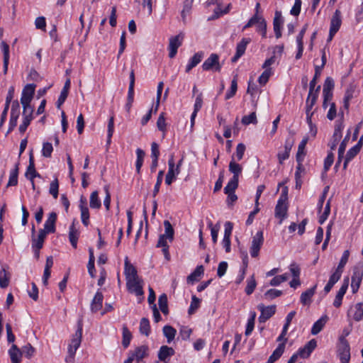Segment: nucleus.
<instances>
[{
	"label": "nucleus",
	"mask_w": 363,
	"mask_h": 363,
	"mask_svg": "<svg viewBox=\"0 0 363 363\" xmlns=\"http://www.w3.org/2000/svg\"><path fill=\"white\" fill-rule=\"evenodd\" d=\"M308 143V138H304L301 142L299 143L298 147V151L296 153V162H303L304 157L306 156V145Z\"/></svg>",
	"instance_id": "obj_30"
},
{
	"label": "nucleus",
	"mask_w": 363,
	"mask_h": 363,
	"mask_svg": "<svg viewBox=\"0 0 363 363\" xmlns=\"http://www.w3.org/2000/svg\"><path fill=\"white\" fill-rule=\"evenodd\" d=\"M316 346V341L314 339L311 340L303 347L299 349L298 355L302 358L308 357Z\"/></svg>",
	"instance_id": "obj_18"
},
{
	"label": "nucleus",
	"mask_w": 363,
	"mask_h": 363,
	"mask_svg": "<svg viewBox=\"0 0 363 363\" xmlns=\"http://www.w3.org/2000/svg\"><path fill=\"white\" fill-rule=\"evenodd\" d=\"M35 350V348L30 344L23 346L21 350L22 355L25 354L28 358H30L33 355Z\"/></svg>",
	"instance_id": "obj_59"
},
{
	"label": "nucleus",
	"mask_w": 363,
	"mask_h": 363,
	"mask_svg": "<svg viewBox=\"0 0 363 363\" xmlns=\"http://www.w3.org/2000/svg\"><path fill=\"white\" fill-rule=\"evenodd\" d=\"M163 333H164V335L167 339V342L170 343L174 339L177 331L172 326L165 325L163 328Z\"/></svg>",
	"instance_id": "obj_38"
},
{
	"label": "nucleus",
	"mask_w": 363,
	"mask_h": 363,
	"mask_svg": "<svg viewBox=\"0 0 363 363\" xmlns=\"http://www.w3.org/2000/svg\"><path fill=\"white\" fill-rule=\"evenodd\" d=\"M342 24L341 19V12L340 10L337 9L330 21V30L331 33V35H335V34L339 30Z\"/></svg>",
	"instance_id": "obj_15"
},
{
	"label": "nucleus",
	"mask_w": 363,
	"mask_h": 363,
	"mask_svg": "<svg viewBox=\"0 0 363 363\" xmlns=\"http://www.w3.org/2000/svg\"><path fill=\"white\" fill-rule=\"evenodd\" d=\"M328 320V317L326 315L321 317L318 319L313 325L311 328V334L315 335L318 334L323 327L325 326L326 322Z\"/></svg>",
	"instance_id": "obj_33"
},
{
	"label": "nucleus",
	"mask_w": 363,
	"mask_h": 363,
	"mask_svg": "<svg viewBox=\"0 0 363 363\" xmlns=\"http://www.w3.org/2000/svg\"><path fill=\"white\" fill-rule=\"evenodd\" d=\"M363 277V269L360 267H354L352 276L351 287L352 292L356 293L360 286Z\"/></svg>",
	"instance_id": "obj_13"
},
{
	"label": "nucleus",
	"mask_w": 363,
	"mask_h": 363,
	"mask_svg": "<svg viewBox=\"0 0 363 363\" xmlns=\"http://www.w3.org/2000/svg\"><path fill=\"white\" fill-rule=\"evenodd\" d=\"M242 167L235 160V156H232L231 161L229 164V171L233 174V179H239V175L241 174Z\"/></svg>",
	"instance_id": "obj_26"
},
{
	"label": "nucleus",
	"mask_w": 363,
	"mask_h": 363,
	"mask_svg": "<svg viewBox=\"0 0 363 363\" xmlns=\"http://www.w3.org/2000/svg\"><path fill=\"white\" fill-rule=\"evenodd\" d=\"M255 318H256V313L252 312L251 317L248 320L247 323L246 330H245V335L248 336L252 332L254 327H255Z\"/></svg>",
	"instance_id": "obj_49"
},
{
	"label": "nucleus",
	"mask_w": 363,
	"mask_h": 363,
	"mask_svg": "<svg viewBox=\"0 0 363 363\" xmlns=\"http://www.w3.org/2000/svg\"><path fill=\"white\" fill-rule=\"evenodd\" d=\"M82 325L79 322L77 330L73 335L71 342L68 347V353L70 358L73 359L77 349L79 347L82 342Z\"/></svg>",
	"instance_id": "obj_3"
},
{
	"label": "nucleus",
	"mask_w": 363,
	"mask_h": 363,
	"mask_svg": "<svg viewBox=\"0 0 363 363\" xmlns=\"http://www.w3.org/2000/svg\"><path fill=\"white\" fill-rule=\"evenodd\" d=\"M104 296L101 291H97L91 301V310L92 312H97L102 308Z\"/></svg>",
	"instance_id": "obj_24"
},
{
	"label": "nucleus",
	"mask_w": 363,
	"mask_h": 363,
	"mask_svg": "<svg viewBox=\"0 0 363 363\" xmlns=\"http://www.w3.org/2000/svg\"><path fill=\"white\" fill-rule=\"evenodd\" d=\"M59 183L57 178H55L50 184V194L53 196L54 199H57L58 196Z\"/></svg>",
	"instance_id": "obj_50"
},
{
	"label": "nucleus",
	"mask_w": 363,
	"mask_h": 363,
	"mask_svg": "<svg viewBox=\"0 0 363 363\" xmlns=\"http://www.w3.org/2000/svg\"><path fill=\"white\" fill-rule=\"evenodd\" d=\"M159 307L164 314L168 313L167 296L165 294L160 296L158 299Z\"/></svg>",
	"instance_id": "obj_41"
},
{
	"label": "nucleus",
	"mask_w": 363,
	"mask_h": 363,
	"mask_svg": "<svg viewBox=\"0 0 363 363\" xmlns=\"http://www.w3.org/2000/svg\"><path fill=\"white\" fill-rule=\"evenodd\" d=\"M184 39V34L179 33V35L172 37L169 43V57L173 58L177 52L178 48L182 45Z\"/></svg>",
	"instance_id": "obj_9"
},
{
	"label": "nucleus",
	"mask_w": 363,
	"mask_h": 363,
	"mask_svg": "<svg viewBox=\"0 0 363 363\" xmlns=\"http://www.w3.org/2000/svg\"><path fill=\"white\" fill-rule=\"evenodd\" d=\"M258 309L261 312V315L259 317V321L260 323H264L269 319L276 312V306H265L264 304H259L257 306Z\"/></svg>",
	"instance_id": "obj_10"
},
{
	"label": "nucleus",
	"mask_w": 363,
	"mask_h": 363,
	"mask_svg": "<svg viewBox=\"0 0 363 363\" xmlns=\"http://www.w3.org/2000/svg\"><path fill=\"white\" fill-rule=\"evenodd\" d=\"M35 85L33 84H27L22 91L21 103L23 105L25 111L30 112V108H33L30 106V101L33 98Z\"/></svg>",
	"instance_id": "obj_1"
},
{
	"label": "nucleus",
	"mask_w": 363,
	"mask_h": 363,
	"mask_svg": "<svg viewBox=\"0 0 363 363\" xmlns=\"http://www.w3.org/2000/svg\"><path fill=\"white\" fill-rule=\"evenodd\" d=\"M57 220V214L55 212H52L48 215V217L44 224V228L40 229L45 233H53L55 232V223Z\"/></svg>",
	"instance_id": "obj_14"
},
{
	"label": "nucleus",
	"mask_w": 363,
	"mask_h": 363,
	"mask_svg": "<svg viewBox=\"0 0 363 363\" xmlns=\"http://www.w3.org/2000/svg\"><path fill=\"white\" fill-rule=\"evenodd\" d=\"M9 354L12 363H20L22 352L16 345H12L11 347L9 350Z\"/></svg>",
	"instance_id": "obj_28"
},
{
	"label": "nucleus",
	"mask_w": 363,
	"mask_h": 363,
	"mask_svg": "<svg viewBox=\"0 0 363 363\" xmlns=\"http://www.w3.org/2000/svg\"><path fill=\"white\" fill-rule=\"evenodd\" d=\"M70 83L71 82H70L69 79H67V81L65 83L64 87L62 89L60 95L57 101V106L58 108H60L61 106V105L65 102V101L66 100V99L68 96L69 89L70 87Z\"/></svg>",
	"instance_id": "obj_31"
},
{
	"label": "nucleus",
	"mask_w": 363,
	"mask_h": 363,
	"mask_svg": "<svg viewBox=\"0 0 363 363\" xmlns=\"http://www.w3.org/2000/svg\"><path fill=\"white\" fill-rule=\"evenodd\" d=\"M349 256H350V251L347 250H345L343 252V255L341 257V259L339 262V264H338L337 267L336 268L337 269H340V271L343 272V269L348 261Z\"/></svg>",
	"instance_id": "obj_57"
},
{
	"label": "nucleus",
	"mask_w": 363,
	"mask_h": 363,
	"mask_svg": "<svg viewBox=\"0 0 363 363\" xmlns=\"http://www.w3.org/2000/svg\"><path fill=\"white\" fill-rule=\"evenodd\" d=\"M242 123L244 125H249L250 123L257 124V116H256L255 112H252V113H251L248 116H243L242 118Z\"/></svg>",
	"instance_id": "obj_52"
},
{
	"label": "nucleus",
	"mask_w": 363,
	"mask_h": 363,
	"mask_svg": "<svg viewBox=\"0 0 363 363\" xmlns=\"http://www.w3.org/2000/svg\"><path fill=\"white\" fill-rule=\"evenodd\" d=\"M79 208L81 211V218L82 223L87 226L89 223V212L86 206V200L84 198H81Z\"/></svg>",
	"instance_id": "obj_17"
},
{
	"label": "nucleus",
	"mask_w": 363,
	"mask_h": 363,
	"mask_svg": "<svg viewBox=\"0 0 363 363\" xmlns=\"http://www.w3.org/2000/svg\"><path fill=\"white\" fill-rule=\"evenodd\" d=\"M75 220H73L72 225L69 227V240L74 248H77V241L79 236V231L75 227Z\"/></svg>",
	"instance_id": "obj_21"
},
{
	"label": "nucleus",
	"mask_w": 363,
	"mask_h": 363,
	"mask_svg": "<svg viewBox=\"0 0 363 363\" xmlns=\"http://www.w3.org/2000/svg\"><path fill=\"white\" fill-rule=\"evenodd\" d=\"M343 129V125L342 123L337 124L335 128V131L333 134V140L335 142L338 143L342 138V130Z\"/></svg>",
	"instance_id": "obj_60"
},
{
	"label": "nucleus",
	"mask_w": 363,
	"mask_h": 363,
	"mask_svg": "<svg viewBox=\"0 0 363 363\" xmlns=\"http://www.w3.org/2000/svg\"><path fill=\"white\" fill-rule=\"evenodd\" d=\"M203 271L204 269L202 265L198 266L195 270L187 277V281L193 283L197 281L198 278L203 274Z\"/></svg>",
	"instance_id": "obj_36"
},
{
	"label": "nucleus",
	"mask_w": 363,
	"mask_h": 363,
	"mask_svg": "<svg viewBox=\"0 0 363 363\" xmlns=\"http://www.w3.org/2000/svg\"><path fill=\"white\" fill-rule=\"evenodd\" d=\"M18 164L15 165L13 169L10 172L9 179L7 184V186H16L18 184Z\"/></svg>",
	"instance_id": "obj_37"
},
{
	"label": "nucleus",
	"mask_w": 363,
	"mask_h": 363,
	"mask_svg": "<svg viewBox=\"0 0 363 363\" xmlns=\"http://www.w3.org/2000/svg\"><path fill=\"white\" fill-rule=\"evenodd\" d=\"M149 348L147 345H140L135 348V350L128 352V358L124 361V363H132L135 361L139 362L143 358L148 356Z\"/></svg>",
	"instance_id": "obj_2"
},
{
	"label": "nucleus",
	"mask_w": 363,
	"mask_h": 363,
	"mask_svg": "<svg viewBox=\"0 0 363 363\" xmlns=\"http://www.w3.org/2000/svg\"><path fill=\"white\" fill-rule=\"evenodd\" d=\"M140 333L145 336H148L150 333V322L147 318H143L140 323Z\"/></svg>",
	"instance_id": "obj_35"
},
{
	"label": "nucleus",
	"mask_w": 363,
	"mask_h": 363,
	"mask_svg": "<svg viewBox=\"0 0 363 363\" xmlns=\"http://www.w3.org/2000/svg\"><path fill=\"white\" fill-rule=\"evenodd\" d=\"M53 147L50 143H44L43 145L42 154L45 157H50Z\"/></svg>",
	"instance_id": "obj_58"
},
{
	"label": "nucleus",
	"mask_w": 363,
	"mask_h": 363,
	"mask_svg": "<svg viewBox=\"0 0 363 363\" xmlns=\"http://www.w3.org/2000/svg\"><path fill=\"white\" fill-rule=\"evenodd\" d=\"M313 113H306V120L307 123L309 125V133L313 136L315 137L317 134V128L315 124L312 123L311 117Z\"/></svg>",
	"instance_id": "obj_54"
},
{
	"label": "nucleus",
	"mask_w": 363,
	"mask_h": 363,
	"mask_svg": "<svg viewBox=\"0 0 363 363\" xmlns=\"http://www.w3.org/2000/svg\"><path fill=\"white\" fill-rule=\"evenodd\" d=\"M338 356L341 363H349L350 359V347L347 340L341 337L338 345Z\"/></svg>",
	"instance_id": "obj_5"
},
{
	"label": "nucleus",
	"mask_w": 363,
	"mask_h": 363,
	"mask_svg": "<svg viewBox=\"0 0 363 363\" xmlns=\"http://www.w3.org/2000/svg\"><path fill=\"white\" fill-rule=\"evenodd\" d=\"M89 205L91 208H99L101 206V200L97 191H93L90 195Z\"/></svg>",
	"instance_id": "obj_34"
},
{
	"label": "nucleus",
	"mask_w": 363,
	"mask_h": 363,
	"mask_svg": "<svg viewBox=\"0 0 363 363\" xmlns=\"http://www.w3.org/2000/svg\"><path fill=\"white\" fill-rule=\"evenodd\" d=\"M168 166L169 169L165 177V183L167 185H170L176 179L177 176L180 173V170H178V168H174L173 156H171L169 160Z\"/></svg>",
	"instance_id": "obj_12"
},
{
	"label": "nucleus",
	"mask_w": 363,
	"mask_h": 363,
	"mask_svg": "<svg viewBox=\"0 0 363 363\" xmlns=\"http://www.w3.org/2000/svg\"><path fill=\"white\" fill-rule=\"evenodd\" d=\"M126 286L129 292L136 296L143 295V281L139 277L126 280Z\"/></svg>",
	"instance_id": "obj_7"
},
{
	"label": "nucleus",
	"mask_w": 363,
	"mask_h": 363,
	"mask_svg": "<svg viewBox=\"0 0 363 363\" xmlns=\"http://www.w3.org/2000/svg\"><path fill=\"white\" fill-rule=\"evenodd\" d=\"M285 345L284 343H280L276 350L273 352L271 356L269 357L267 363H274L280 358L284 352Z\"/></svg>",
	"instance_id": "obj_32"
},
{
	"label": "nucleus",
	"mask_w": 363,
	"mask_h": 363,
	"mask_svg": "<svg viewBox=\"0 0 363 363\" xmlns=\"http://www.w3.org/2000/svg\"><path fill=\"white\" fill-rule=\"evenodd\" d=\"M237 77L235 76L234 79L231 82V86L230 89L227 91L225 94V99H230L233 96H235L238 89V84H237Z\"/></svg>",
	"instance_id": "obj_48"
},
{
	"label": "nucleus",
	"mask_w": 363,
	"mask_h": 363,
	"mask_svg": "<svg viewBox=\"0 0 363 363\" xmlns=\"http://www.w3.org/2000/svg\"><path fill=\"white\" fill-rule=\"evenodd\" d=\"M25 175L29 180H33L35 177H40V174L36 172L35 169L34 158L32 152L30 153L29 165L27 168Z\"/></svg>",
	"instance_id": "obj_20"
},
{
	"label": "nucleus",
	"mask_w": 363,
	"mask_h": 363,
	"mask_svg": "<svg viewBox=\"0 0 363 363\" xmlns=\"http://www.w3.org/2000/svg\"><path fill=\"white\" fill-rule=\"evenodd\" d=\"M9 285V278L7 277L6 271L3 269L0 271V287L6 288Z\"/></svg>",
	"instance_id": "obj_61"
},
{
	"label": "nucleus",
	"mask_w": 363,
	"mask_h": 363,
	"mask_svg": "<svg viewBox=\"0 0 363 363\" xmlns=\"http://www.w3.org/2000/svg\"><path fill=\"white\" fill-rule=\"evenodd\" d=\"M257 31L261 33L262 37L265 38L267 35V23L264 18L259 20L257 25Z\"/></svg>",
	"instance_id": "obj_62"
},
{
	"label": "nucleus",
	"mask_w": 363,
	"mask_h": 363,
	"mask_svg": "<svg viewBox=\"0 0 363 363\" xmlns=\"http://www.w3.org/2000/svg\"><path fill=\"white\" fill-rule=\"evenodd\" d=\"M202 68L205 71L211 70L220 72L221 69V65L219 62V56L216 53L211 54V55L203 63Z\"/></svg>",
	"instance_id": "obj_6"
},
{
	"label": "nucleus",
	"mask_w": 363,
	"mask_h": 363,
	"mask_svg": "<svg viewBox=\"0 0 363 363\" xmlns=\"http://www.w3.org/2000/svg\"><path fill=\"white\" fill-rule=\"evenodd\" d=\"M163 175H164V171L163 170H161L158 173V175H157V182H156V184L155 185V187H154V190H153V196H156V195L158 194L159 191H160V185L162 182V179H163Z\"/></svg>",
	"instance_id": "obj_56"
},
{
	"label": "nucleus",
	"mask_w": 363,
	"mask_h": 363,
	"mask_svg": "<svg viewBox=\"0 0 363 363\" xmlns=\"http://www.w3.org/2000/svg\"><path fill=\"white\" fill-rule=\"evenodd\" d=\"M208 225L209 228L211 229L212 240H213V243H216L217 239H218V232H219V230L220 228V224L216 223L215 225H213L212 222L210 221L208 223Z\"/></svg>",
	"instance_id": "obj_44"
},
{
	"label": "nucleus",
	"mask_w": 363,
	"mask_h": 363,
	"mask_svg": "<svg viewBox=\"0 0 363 363\" xmlns=\"http://www.w3.org/2000/svg\"><path fill=\"white\" fill-rule=\"evenodd\" d=\"M287 211V194H282L275 207V216L280 218L279 224H281L283 220L286 218Z\"/></svg>",
	"instance_id": "obj_4"
},
{
	"label": "nucleus",
	"mask_w": 363,
	"mask_h": 363,
	"mask_svg": "<svg viewBox=\"0 0 363 363\" xmlns=\"http://www.w3.org/2000/svg\"><path fill=\"white\" fill-rule=\"evenodd\" d=\"M200 299L195 296H192L191 303L189 308V313L192 314L199 307Z\"/></svg>",
	"instance_id": "obj_64"
},
{
	"label": "nucleus",
	"mask_w": 363,
	"mask_h": 363,
	"mask_svg": "<svg viewBox=\"0 0 363 363\" xmlns=\"http://www.w3.org/2000/svg\"><path fill=\"white\" fill-rule=\"evenodd\" d=\"M362 140H359L356 145H354V147L349 150L346 155L345 160L344 162V169L347 168L348 162L357 155V153L359 152L362 147Z\"/></svg>",
	"instance_id": "obj_19"
},
{
	"label": "nucleus",
	"mask_w": 363,
	"mask_h": 363,
	"mask_svg": "<svg viewBox=\"0 0 363 363\" xmlns=\"http://www.w3.org/2000/svg\"><path fill=\"white\" fill-rule=\"evenodd\" d=\"M247 284L245 288V292L247 295H250L254 291L257 285L254 276L252 275L249 279H247Z\"/></svg>",
	"instance_id": "obj_53"
},
{
	"label": "nucleus",
	"mask_w": 363,
	"mask_h": 363,
	"mask_svg": "<svg viewBox=\"0 0 363 363\" xmlns=\"http://www.w3.org/2000/svg\"><path fill=\"white\" fill-rule=\"evenodd\" d=\"M47 234L40 230L38 231V235L37 238L35 236L32 237V247L33 249H36L37 250H40L43 246L44 240L46 238Z\"/></svg>",
	"instance_id": "obj_25"
},
{
	"label": "nucleus",
	"mask_w": 363,
	"mask_h": 363,
	"mask_svg": "<svg viewBox=\"0 0 363 363\" xmlns=\"http://www.w3.org/2000/svg\"><path fill=\"white\" fill-rule=\"evenodd\" d=\"M238 181L239 179L231 178L228 184L224 188L225 194L235 192V189L238 186Z\"/></svg>",
	"instance_id": "obj_46"
},
{
	"label": "nucleus",
	"mask_w": 363,
	"mask_h": 363,
	"mask_svg": "<svg viewBox=\"0 0 363 363\" xmlns=\"http://www.w3.org/2000/svg\"><path fill=\"white\" fill-rule=\"evenodd\" d=\"M354 92V88L353 86H350L347 89L345 97H344V107L348 109L350 106V101L353 98V94Z\"/></svg>",
	"instance_id": "obj_45"
},
{
	"label": "nucleus",
	"mask_w": 363,
	"mask_h": 363,
	"mask_svg": "<svg viewBox=\"0 0 363 363\" xmlns=\"http://www.w3.org/2000/svg\"><path fill=\"white\" fill-rule=\"evenodd\" d=\"M136 155H137V160H136V162H135L136 171L138 173H140L141 167L143 166V160H144L145 154L143 150L138 148L136 150Z\"/></svg>",
	"instance_id": "obj_40"
},
{
	"label": "nucleus",
	"mask_w": 363,
	"mask_h": 363,
	"mask_svg": "<svg viewBox=\"0 0 363 363\" xmlns=\"http://www.w3.org/2000/svg\"><path fill=\"white\" fill-rule=\"evenodd\" d=\"M164 236L167 237L168 240L172 242L174 239V230L169 220L164 221Z\"/></svg>",
	"instance_id": "obj_39"
},
{
	"label": "nucleus",
	"mask_w": 363,
	"mask_h": 363,
	"mask_svg": "<svg viewBox=\"0 0 363 363\" xmlns=\"http://www.w3.org/2000/svg\"><path fill=\"white\" fill-rule=\"evenodd\" d=\"M132 338L131 333L126 326L123 327V340L122 344L124 347H128Z\"/></svg>",
	"instance_id": "obj_43"
},
{
	"label": "nucleus",
	"mask_w": 363,
	"mask_h": 363,
	"mask_svg": "<svg viewBox=\"0 0 363 363\" xmlns=\"http://www.w3.org/2000/svg\"><path fill=\"white\" fill-rule=\"evenodd\" d=\"M349 138H350V133H348L347 135V136L345 138V139L343 140V141L341 143L340 147H339V149H338V160H337V162L336 164V166H337L340 162H341V160L344 155V152H345V147H346V145H347V140H349Z\"/></svg>",
	"instance_id": "obj_47"
},
{
	"label": "nucleus",
	"mask_w": 363,
	"mask_h": 363,
	"mask_svg": "<svg viewBox=\"0 0 363 363\" xmlns=\"http://www.w3.org/2000/svg\"><path fill=\"white\" fill-rule=\"evenodd\" d=\"M354 313L353 314V319L359 322L363 318V303H358L354 306Z\"/></svg>",
	"instance_id": "obj_42"
},
{
	"label": "nucleus",
	"mask_w": 363,
	"mask_h": 363,
	"mask_svg": "<svg viewBox=\"0 0 363 363\" xmlns=\"http://www.w3.org/2000/svg\"><path fill=\"white\" fill-rule=\"evenodd\" d=\"M262 18H263L262 16H259L257 13H255V15L249 20V21L243 27V30L250 28L254 25H257L259 23V20H262Z\"/></svg>",
	"instance_id": "obj_55"
},
{
	"label": "nucleus",
	"mask_w": 363,
	"mask_h": 363,
	"mask_svg": "<svg viewBox=\"0 0 363 363\" xmlns=\"http://www.w3.org/2000/svg\"><path fill=\"white\" fill-rule=\"evenodd\" d=\"M174 354V350L172 347L163 345L160 347L158 352V358L160 361L165 362L166 359Z\"/></svg>",
	"instance_id": "obj_27"
},
{
	"label": "nucleus",
	"mask_w": 363,
	"mask_h": 363,
	"mask_svg": "<svg viewBox=\"0 0 363 363\" xmlns=\"http://www.w3.org/2000/svg\"><path fill=\"white\" fill-rule=\"evenodd\" d=\"M342 272L340 269H335V272L330 277L328 282L333 286L339 281L341 277Z\"/></svg>",
	"instance_id": "obj_63"
},
{
	"label": "nucleus",
	"mask_w": 363,
	"mask_h": 363,
	"mask_svg": "<svg viewBox=\"0 0 363 363\" xmlns=\"http://www.w3.org/2000/svg\"><path fill=\"white\" fill-rule=\"evenodd\" d=\"M284 21L281 18V14L279 11H276L275 16L273 21L274 30L277 38L281 36V28Z\"/></svg>",
	"instance_id": "obj_23"
},
{
	"label": "nucleus",
	"mask_w": 363,
	"mask_h": 363,
	"mask_svg": "<svg viewBox=\"0 0 363 363\" xmlns=\"http://www.w3.org/2000/svg\"><path fill=\"white\" fill-rule=\"evenodd\" d=\"M251 42L250 38H245L237 45L236 52L232 58V62H235L242 55H244L247 45Z\"/></svg>",
	"instance_id": "obj_16"
},
{
	"label": "nucleus",
	"mask_w": 363,
	"mask_h": 363,
	"mask_svg": "<svg viewBox=\"0 0 363 363\" xmlns=\"http://www.w3.org/2000/svg\"><path fill=\"white\" fill-rule=\"evenodd\" d=\"M320 86H318L315 89H309V93L306 99V113H313L312 108L316 103L318 97Z\"/></svg>",
	"instance_id": "obj_11"
},
{
	"label": "nucleus",
	"mask_w": 363,
	"mask_h": 363,
	"mask_svg": "<svg viewBox=\"0 0 363 363\" xmlns=\"http://www.w3.org/2000/svg\"><path fill=\"white\" fill-rule=\"evenodd\" d=\"M124 274L126 280L138 277L135 267L129 262L128 257L125 259Z\"/></svg>",
	"instance_id": "obj_22"
},
{
	"label": "nucleus",
	"mask_w": 363,
	"mask_h": 363,
	"mask_svg": "<svg viewBox=\"0 0 363 363\" xmlns=\"http://www.w3.org/2000/svg\"><path fill=\"white\" fill-rule=\"evenodd\" d=\"M264 238L262 231H258L252 238L250 247V255L252 257H256L259 255V250L263 244Z\"/></svg>",
	"instance_id": "obj_8"
},
{
	"label": "nucleus",
	"mask_w": 363,
	"mask_h": 363,
	"mask_svg": "<svg viewBox=\"0 0 363 363\" xmlns=\"http://www.w3.org/2000/svg\"><path fill=\"white\" fill-rule=\"evenodd\" d=\"M316 286H317L315 285L313 287L308 289L301 294L300 300L303 305L311 304V298L315 293Z\"/></svg>",
	"instance_id": "obj_29"
},
{
	"label": "nucleus",
	"mask_w": 363,
	"mask_h": 363,
	"mask_svg": "<svg viewBox=\"0 0 363 363\" xmlns=\"http://www.w3.org/2000/svg\"><path fill=\"white\" fill-rule=\"evenodd\" d=\"M272 72L271 69H266L262 74L259 76L258 82L260 85L264 86L268 82L269 77L272 75Z\"/></svg>",
	"instance_id": "obj_51"
}]
</instances>
